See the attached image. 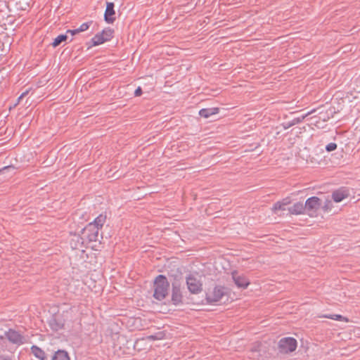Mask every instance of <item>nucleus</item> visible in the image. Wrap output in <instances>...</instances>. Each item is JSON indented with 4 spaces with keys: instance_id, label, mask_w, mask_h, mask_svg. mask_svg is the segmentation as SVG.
<instances>
[{
    "instance_id": "1",
    "label": "nucleus",
    "mask_w": 360,
    "mask_h": 360,
    "mask_svg": "<svg viewBox=\"0 0 360 360\" xmlns=\"http://www.w3.org/2000/svg\"><path fill=\"white\" fill-rule=\"evenodd\" d=\"M169 283L165 276L160 274L154 281L153 297L158 301L164 300L168 294Z\"/></svg>"
},
{
    "instance_id": "2",
    "label": "nucleus",
    "mask_w": 360,
    "mask_h": 360,
    "mask_svg": "<svg viewBox=\"0 0 360 360\" xmlns=\"http://www.w3.org/2000/svg\"><path fill=\"white\" fill-rule=\"evenodd\" d=\"M305 214L310 217H317L321 207V200L317 196L308 198L304 203Z\"/></svg>"
},
{
    "instance_id": "3",
    "label": "nucleus",
    "mask_w": 360,
    "mask_h": 360,
    "mask_svg": "<svg viewBox=\"0 0 360 360\" xmlns=\"http://www.w3.org/2000/svg\"><path fill=\"white\" fill-rule=\"evenodd\" d=\"M291 204V198L286 197L276 202L272 208V213L278 217H289V206Z\"/></svg>"
},
{
    "instance_id": "4",
    "label": "nucleus",
    "mask_w": 360,
    "mask_h": 360,
    "mask_svg": "<svg viewBox=\"0 0 360 360\" xmlns=\"http://www.w3.org/2000/svg\"><path fill=\"white\" fill-rule=\"evenodd\" d=\"M278 345L281 353L288 354L295 351L297 347V342L294 338L285 337L278 341Z\"/></svg>"
},
{
    "instance_id": "5",
    "label": "nucleus",
    "mask_w": 360,
    "mask_h": 360,
    "mask_svg": "<svg viewBox=\"0 0 360 360\" xmlns=\"http://www.w3.org/2000/svg\"><path fill=\"white\" fill-rule=\"evenodd\" d=\"M187 288L191 294L197 295L202 290V284L198 277L193 274H188L186 277Z\"/></svg>"
},
{
    "instance_id": "6",
    "label": "nucleus",
    "mask_w": 360,
    "mask_h": 360,
    "mask_svg": "<svg viewBox=\"0 0 360 360\" xmlns=\"http://www.w3.org/2000/svg\"><path fill=\"white\" fill-rule=\"evenodd\" d=\"M4 337L13 345H21L25 342V338L14 329L10 328L5 331L4 336L0 335V339L1 340Z\"/></svg>"
},
{
    "instance_id": "7",
    "label": "nucleus",
    "mask_w": 360,
    "mask_h": 360,
    "mask_svg": "<svg viewBox=\"0 0 360 360\" xmlns=\"http://www.w3.org/2000/svg\"><path fill=\"white\" fill-rule=\"evenodd\" d=\"M226 294V289L221 285L215 286L212 291L207 292L206 300L210 304L219 302Z\"/></svg>"
},
{
    "instance_id": "8",
    "label": "nucleus",
    "mask_w": 360,
    "mask_h": 360,
    "mask_svg": "<svg viewBox=\"0 0 360 360\" xmlns=\"http://www.w3.org/2000/svg\"><path fill=\"white\" fill-rule=\"evenodd\" d=\"M183 295L181 291V288L179 284L177 283H172V303L178 306L182 304Z\"/></svg>"
},
{
    "instance_id": "9",
    "label": "nucleus",
    "mask_w": 360,
    "mask_h": 360,
    "mask_svg": "<svg viewBox=\"0 0 360 360\" xmlns=\"http://www.w3.org/2000/svg\"><path fill=\"white\" fill-rule=\"evenodd\" d=\"M115 4L113 2H106V8L104 13V20L108 24H112L115 20Z\"/></svg>"
},
{
    "instance_id": "10",
    "label": "nucleus",
    "mask_w": 360,
    "mask_h": 360,
    "mask_svg": "<svg viewBox=\"0 0 360 360\" xmlns=\"http://www.w3.org/2000/svg\"><path fill=\"white\" fill-rule=\"evenodd\" d=\"M232 278L237 287L240 288L245 289L250 284L249 280L245 276L239 275L236 272L232 274Z\"/></svg>"
},
{
    "instance_id": "11",
    "label": "nucleus",
    "mask_w": 360,
    "mask_h": 360,
    "mask_svg": "<svg viewBox=\"0 0 360 360\" xmlns=\"http://www.w3.org/2000/svg\"><path fill=\"white\" fill-rule=\"evenodd\" d=\"M288 212L289 217L291 215L305 214L304 204L301 202H297L292 206L290 205Z\"/></svg>"
},
{
    "instance_id": "12",
    "label": "nucleus",
    "mask_w": 360,
    "mask_h": 360,
    "mask_svg": "<svg viewBox=\"0 0 360 360\" xmlns=\"http://www.w3.org/2000/svg\"><path fill=\"white\" fill-rule=\"evenodd\" d=\"M349 195V193L347 190L343 188L335 190L332 193V199L335 202H340L344 199L347 198Z\"/></svg>"
},
{
    "instance_id": "13",
    "label": "nucleus",
    "mask_w": 360,
    "mask_h": 360,
    "mask_svg": "<svg viewBox=\"0 0 360 360\" xmlns=\"http://www.w3.org/2000/svg\"><path fill=\"white\" fill-rule=\"evenodd\" d=\"M87 227L88 226H84V228L82 231V233H84V231H86ZM89 227L91 228V229H89V231L91 233L88 234L89 240L90 241L99 240V238H100L99 227L101 228L102 226H89Z\"/></svg>"
},
{
    "instance_id": "14",
    "label": "nucleus",
    "mask_w": 360,
    "mask_h": 360,
    "mask_svg": "<svg viewBox=\"0 0 360 360\" xmlns=\"http://www.w3.org/2000/svg\"><path fill=\"white\" fill-rule=\"evenodd\" d=\"M49 326L53 330L58 331L63 327V323L56 316H52L49 320Z\"/></svg>"
},
{
    "instance_id": "15",
    "label": "nucleus",
    "mask_w": 360,
    "mask_h": 360,
    "mask_svg": "<svg viewBox=\"0 0 360 360\" xmlns=\"http://www.w3.org/2000/svg\"><path fill=\"white\" fill-rule=\"evenodd\" d=\"M218 108H202L199 111V115L204 118H208L211 115H216L219 112Z\"/></svg>"
},
{
    "instance_id": "16",
    "label": "nucleus",
    "mask_w": 360,
    "mask_h": 360,
    "mask_svg": "<svg viewBox=\"0 0 360 360\" xmlns=\"http://www.w3.org/2000/svg\"><path fill=\"white\" fill-rule=\"evenodd\" d=\"M304 120V116L301 115L300 117H295L290 122H286L282 123L281 126L284 129H288L290 127H291L295 124L301 123Z\"/></svg>"
},
{
    "instance_id": "17",
    "label": "nucleus",
    "mask_w": 360,
    "mask_h": 360,
    "mask_svg": "<svg viewBox=\"0 0 360 360\" xmlns=\"http://www.w3.org/2000/svg\"><path fill=\"white\" fill-rule=\"evenodd\" d=\"M51 360H70L68 353L62 349H58L56 351L53 356H52Z\"/></svg>"
},
{
    "instance_id": "18",
    "label": "nucleus",
    "mask_w": 360,
    "mask_h": 360,
    "mask_svg": "<svg viewBox=\"0 0 360 360\" xmlns=\"http://www.w3.org/2000/svg\"><path fill=\"white\" fill-rule=\"evenodd\" d=\"M31 351L34 356L40 359V360H45L46 359V354L45 352L39 347L36 345H33L31 347Z\"/></svg>"
},
{
    "instance_id": "19",
    "label": "nucleus",
    "mask_w": 360,
    "mask_h": 360,
    "mask_svg": "<svg viewBox=\"0 0 360 360\" xmlns=\"http://www.w3.org/2000/svg\"><path fill=\"white\" fill-rule=\"evenodd\" d=\"M106 218V214L101 213L87 225H103L105 222Z\"/></svg>"
},
{
    "instance_id": "20",
    "label": "nucleus",
    "mask_w": 360,
    "mask_h": 360,
    "mask_svg": "<svg viewBox=\"0 0 360 360\" xmlns=\"http://www.w3.org/2000/svg\"><path fill=\"white\" fill-rule=\"evenodd\" d=\"M91 46H96L103 44L105 41L104 38H103L102 34L101 32L97 33L95 36L91 39Z\"/></svg>"
},
{
    "instance_id": "21",
    "label": "nucleus",
    "mask_w": 360,
    "mask_h": 360,
    "mask_svg": "<svg viewBox=\"0 0 360 360\" xmlns=\"http://www.w3.org/2000/svg\"><path fill=\"white\" fill-rule=\"evenodd\" d=\"M101 33L105 41H108L113 37V30L110 27L104 29Z\"/></svg>"
},
{
    "instance_id": "22",
    "label": "nucleus",
    "mask_w": 360,
    "mask_h": 360,
    "mask_svg": "<svg viewBox=\"0 0 360 360\" xmlns=\"http://www.w3.org/2000/svg\"><path fill=\"white\" fill-rule=\"evenodd\" d=\"M68 37L66 34H62L57 36L53 41L52 42V46L53 47H57L59 46L63 41H65L67 39Z\"/></svg>"
},
{
    "instance_id": "23",
    "label": "nucleus",
    "mask_w": 360,
    "mask_h": 360,
    "mask_svg": "<svg viewBox=\"0 0 360 360\" xmlns=\"http://www.w3.org/2000/svg\"><path fill=\"white\" fill-rule=\"evenodd\" d=\"M333 207V205L332 200L330 199H326L323 205L321 204V208L323 210L324 212H328L331 211Z\"/></svg>"
},
{
    "instance_id": "24",
    "label": "nucleus",
    "mask_w": 360,
    "mask_h": 360,
    "mask_svg": "<svg viewBox=\"0 0 360 360\" xmlns=\"http://www.w3.org/2000/svg\"><path fill=\"white\" fill-rule=\"evenodd\" d=\"M165 334L164 332L160 331L155 334L148 335L146 338L148 340H162L165 338Z\"/></svg>"
},
{
    "instance_id": "25",
    "label": "nucleus",
    "mask_w": 360,
    "mask_h": 360,
    "mask_svg": "<svg viewBox=\"0 0 360 360\" xmlns=\"http://www.w3.org/2000/svg\"><path fill=\"white\" fill-rule=\"evenodd\" d=\"M323 317L335 321H342L345 319V317L340 314H326Z\"/></svg>"
},
{
    "instance_id": "26",
    "label": "nucleus",
    "mask_w": 360,
    "mask_h": 360,
    "mask_svg": "<svg viewBox=\"0 0 360 360\" xmlns=\"http://www.w3.org/2000/svg\"><path fill=\"white\" fill-rule=\"evenodd\" d=\"M93 23L92 20L82 23L79 27L78 30L79 32L87 30L91 25Z\"/></svg>"
},
{
    "instance_id": "27",
    "label": "nucleus",
    "mask_w": 360,
    "mask_h": 360,
    "mask_svg": "<svg viewBox=\"0 0 360 360\" xmlns=\"http://www.w3.org/2000/svg\"><path fill=\"white\" fill-rule=\"evenodd\" d=\"M338 146L335 143H330L326 146V150L328 152H331L335 150L337 148Z\"/></svg>"
},
{
    "instance_id": "28",
    "label": "nucleus",
    "mask_w": 360,
    "mask_h": 360,
    "mask_svg": "<svg viewBox=\"0 0 360 360\" xmlns=\"http://www.w3.org/2000/svg\"><path fill=\"white\" fill-rule=\"evenodd\" d=\"M14 170H15V167L12 165H9V166L4 167L1 169H0V173H1V172L4 173L6 172H9V171L13 172Z\"/></svg>"
},
{
    "instance_id": "29",
    "label": "nucleus",
    "mask_w": 360,
    "mask_h": 360,
    "mask_svg": "<svg viewBox=\"0 0 360 360\" xmlns=\"http://www.w3.org/2000/svg\"><path fill=\"white\" fill-rule=\"evenodd\" d=\"M142 89L140 86H138L134 91V96H140L142 94Z\"/></svg>"
},
{
    "instance_id": "30",
    "label": "nucleus",
    "mask_w": 360,
    "mask_h": 360,
    "mask_svg": "<svg viewBox=\"0 0 360 360\" xmlns=\"http://www.w3.org/2000/svg\"><path fill=\"white\" fill-rule=\"evenodd\" d=\"M79 30H78V28L77 29H75V30H67V33H70L72 35H75L77 33H79Z\"/></svg>"
},
{
    "instance_id": "31",
    "label": "nucleus",
    "mask_w": 360,
    "mask_h": 360,
    "mask_svg": "<svg viewBox=\"0 0 360 360\" xmlns=\"http://www.w3.org/2000/svg\"><path fill=\"white\" fill-rule=\"evenodd\" d=\"M315 112H316V109L314 108V109L311 110L310 111H308L307 113L302 115V116H304V119H305L307 117H308L309 115L313 114Z\"/></svg>"
},
{
    "instance_id": "32",
    "label": "nucleus",
    "mask_w": 360,
    "mask_h": 360,
    "mask_svg": "<svg viewBox=\"0 0 360 360\" xmlns=\"http://www.w3.org/2000/svg\"><path fill=\"white\" fill-rule=\"evenodd\" d=\"M30 89H27L23 93H22L21 95L20 96V98H22L23 97L27 96L28 94V93L30 92Z\"/></svg>"
},
{
    "instance_id": "33",
    "label": "nucleus",
    "mask_w": 360,
    "mask_h": 360,
    "mask_svg": "<svg viewBox=\"0 0 360 360\" xmlns=\"http://www.w3.org/2000/svg\"><path fill=\"white\" fill-rule=\"evenodd\" d=\"M0 360H11V359L8 356L0 354Z\"/></svg>"
},
{
    "instance_id": "34",
    "label": "nucleus",
    "mask_w": 360,
    "mask_h": 360,
    "mask_svg": "<svg viewBox=\"0 0 360 360\" xmlns=\"http://www.w3.org/2000/svg\"><path fill=\"white\" fill-rule=\"evenodd\" d=\"M21 99H22V98H20V96L18 98V99H17V102L14 104V107H15V106H16V105L19 103V102H20V101Z\"/></svg>"
}]
</instances>
